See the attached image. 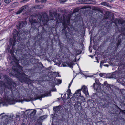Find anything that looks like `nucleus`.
<instances>
[{
	"instance_id": "f257e3e1",
	"label": "nucleus",
	"mask_w": 125,
	"mask_h": 125,
	"mask_svg": "<svg viewBox=\"0 0 125 125\" xmlns=\"http://www.w3.org/2000/svg\"><path fill=\"white\" fill-rule=\"evenodd\" d=\"M3 78L6 82V83L3 84L0 82V90H5V94L3 97L4 102H2L1 100H0V104L3 103V105L7 106L8 104L10 105L14 104L17 102H22L24 100L21 97L19 94L16 93L14 96H13L9 91L6 92V88L12 90V89L14 88L16 86L15 83L12 81L11 78L8 76H3Z\"/></svg>"
},
{
	"instance_id": "f03ea898",
	"label": "nucleus",
	"mask_w": 125,
	"mask_h": 125,
	"mask_svg": "<svg viewBox=\"0 0 125 125\" xmlns=\"http://www.w3.org/2000/svg\"><path fill=\"white\" fill-rule=\"evenodd\" d=\"M18 62L19 60L16 58L11 62V63L14 67H16L14 69V71L12 73L18 76L19 80L21 82L28 84H31L33 82V81L30 79V76L23 73L22 67L19 65Z\"/></svg>"
},
{
	"instance_id": "7ed1b4c3",
	"label": "nucleus",
	"mask_w": 125,
	"mask_h": 125,
	"mask_svg": "<svg viewBox=\"0 0 125 125\" xmlns=\"http://www.w3.org/2000/svg\"><path fill=\"white\" fill-rule=\"evenodd\" d=\"M18 33L17 30L14 29L13 30V39L11 41L10 40V45L12 46V50L10 49H9L8 50L9 52L12 55L13 54V51L14 49H15V48L14 47V46H15L16 43V37L18 36Z\"/></svg>"
},
{
	"instance_id": "20e7f679",
	"label": "nucleus",
	"mask_w": 125,
	"mask_h": 125,
	"mask_svg": "<svg viewBox=\"0 0 125 125\" xmlns=\"http://www.w3.org/2000/svg\"><path fill=\"white\" fill-rule=\"evenodd\" d=\"M29 20L31 24V29H35L39 27V24L37 20L34 17L32 16H30Z\"/></svg>"
},
{
	"instance_id": "39448f33",
	"label": "nucleus",
	"mask_w": 125,
	"mask_h": 125,
	"mask_svg": "<svg viewBox=\"0 0 125 125\" xmlns=\"http://www.w3.org/2000/svg\"><path fill=\"white\" fill-rule=\"evenodd\" d=\"M56 91V89L55 88L53 89H52L51 91H49L47 92H45L44 93V94L40 96H38L37 98H33L32 100H36L37 99H39L40 100L42 99V97H44L46 96H51V91Z\"/></svg>"
},
{
	"instance_id": "423d86ee",
	"label": "nucleus",
	"mask_w": 125,
	"mask_h": 125,
	"mask_svg": "<svg viewBox=\"0 0 125 125\" xmlns=\"http://www.w3.org/2000/svg\"><path fill=\"white\" fill-rule=\"evenodd\" d=\"M74 108L77 113L81 112L82 109L81 103L78 101L76 102Z\"/></svg>"
},
{
	"instance_id": "0eeeda50",
	"label": "nucleus",
	"mask_w": 125,
	"mask_h": 125,
	"mask_svg": "<svg viewBox=\"0 0 125 125\" xmlns=\"http://www.w3.org/2000/svg\"><path fill=\"white\" fill-rule=\"evenodd\" d=\"M28 6L27 5H25L21 7L16 12L17 14H18L21 13L23 11H25L26 10L28 9Z\"/></svg>"
},
{
	"instance_id": "6e6552de",
	"label": "nucleus",
	"mask_w": 125,
	"mask_h": 125,
	"mask_svg": "<svg viewBox=\"0 0 125 125\" xmlns=\"http://www.w3.org/2000/svg\"><path fill=\"white\" fill-rule=\"evenodd\" d=\"M42 16L43 17L42 19L43 20V21L44 23H46L49 20H50V17L48 18V15L46 13H43L42 14Z\"/></svg>"
},
{
	"instance_id": "1a4fd4ad",
	"label": "nucleus",
	"mask_w": 125,
	"mask_h": 125,
	"mask_svg": "<svg viewBox=\"0 0 125 125\" xmlns=\"http://www.w3.org/2000/svg\"><path fill=\"white\" fill-rule=\"evenodd\" d=\"M27 22L25 21H22L19 23V26H17V28L19 29H21L23 27H24L27 24Z\"/></svg>"
},
{
	"instance_id": "9d476101",
	"label": "nucleus",
	"mask_w": 125,
	"mask_h": 125,
	"mask_svg": "<svg viewBox=\"0 0 125 125\" xmlns=\"http://www.w3.org/2000/svg\"><path fill=\"white\" fill-rule=\"evenodd\" d=\"M81 90L85 94L86 96L88 97L89 96L87 88L86 86H83L82 87Z\"/></svg>"
},
{
	"instance_id": "9b49d317",
	"label": "nucleus",
	"mask_w": 125,
	"mask_h": 125,
	"mask_svg": "<svg viewBox=\"0 0 125 125\" xmlns=\"http://www.w3.org/2000/svg\"><path fill=\"white\" fill-rule=\"evenodd\" d=\"M117 74L113 73L108 74L107 75V78H109L116 79L118 78Z\"/></svg>"
},
{
	"instance_id": "f8f14e48",
	"label": "nucleus",
	"mask_w": 125,
	"mask_h": 125,
	"mask_svg": "<svg viewBox=\"0 0 125 125\" xmlns=\"http://www.w3.org/2000/svg\"><path fill=\"white\" fill-rule=\"evenodd\" d=\"M64 30L66 35L67 36V33L69 32V29L68 27L66 26L65 24L64 25Z\"/></svg>"
},
{
	"instance_id": "ddd939ff",
	"label": "nucleus",
	"mask_w": 125,
	"mask_h": 125,
	"mask_svg": "<svg viewBox=\"0 0 125 125\" xmlns=\"http://www.w3.org/2000/svg\"><path fill=\"white\" fill-rule=\"evenodd\" d=\"M80 90H77L74 94V96L75 97H78L80 96L81 94L80 93Z\"/></svg>"
},
{
	"instance_id": "4468645a",
	"label": "nucleus",
	"mask_w": 125,
	"mask_h": 125,
	"mask_svg": "<svg viewBox=\"0 0 125 125\" xmlns=\"http://www.w3.org/2000/svg\"><path fill=\"white\" fill-rule=\"evenodd\" d=\"M54 81H55V84L56 85L61 84L62 82L61 80L57 79L56 78L54 79Z\"/></svg>"
},
{
	"instance_id": "2eb2a0df",
	"label": "nucleus",
	"mask_w": 125,
	"mask_h": 125,
	"mask_svg": "<svg viewBox=\"0 0 125 125\" xmlns=\"http://www.w3.org/2000/svg\"><path fill=\"white\" fill-rule=\"evenodd\" d=\"M49 14L50 16L49 17H50V20H54L53 17L54 14L53 13V12L51 11V10H50L49 11Z\"/></svg>"
},
{
	"instance_id": "dca6fc26",
	"label": "nucleus",
	"mask_w": 125,
	"mask_h": 125,
	"mask_svg": "<svg viewBox=\"0 0 125 125\" xmlns=\"http://www.w3.org/2000/svg\"><path fill=\"white\" fill-rule=\"evenodd\" d=\"M73 63L74 62L73 61L70 60L69 63L68 64V66L70 67L73 68V65H74Z\"/></svg>"
},
{
	"instance_id": "f3484780",
	"label": "nucleus",
	"mask_w": 125,
	"mask_h": 125,
	"mask_svg": "<svg viewBox=\"0 0 125 125\" xmlns=\"http://www.w3.org/2000/svg\"><path fill=\"white\" fill-rule=\"evenodd\" d=\"M42 5H35L34 6V8H35L40 9L43 7Z\"/></svg>"
},
{
	"instance_id": "a211bd4d",
	"label": "nucleus",
	"mask_w": 125,
	"mask_h": 125,
	"mask_svg": "<svg viewBox=\"0 0 125 125\" xmlns=\"http://www.w3.org/2000/svg\"><path fill=\"white\" fill-rule=\"evenodd\" d=\"M47 0H36V2L37 3H38L39 2H41L42 3L44 2Z\"/></svg>"
},
{
	"instance_id": "6ab92c4d",
	"label": "nucleus",
	"mask_w": 125,
	"mask_h": 125,
	"mask_svg": "<svg viewBox=\"0 0 125 125\" xmlns=\"http://www.w3.org/2000/svg\"><path fill=\"white\" fill-rule=\"evenodd\" d=\"M101 4L106 6H109V4L106 2H103L101 3Z\"/></svg>"
},
{
	"instance_id": "aec40b11",
	"label": "nucleus",
	"mask_w": 125,
	"mask_h": 125,
	"mask_svg": "<svg viewBox=\"0 0 125 125\" xmlns=\"http://www.w3.org/2000/svg\"><path fill=\"white\" fill-rule=\"evenodd\" d=\"M78 1L79 3L80 4H87L86 3H85L84 2L86 1V0H78Z\"/></svg>"
},
{
	"instance_id": "412c9836",
	"label": "nucleus",
	"mask_w": 125,
	"mask_h": 125,
	"mask_svg": "<svg viewBox=\"0 0 125 125\" xmlns=\"http://www.w3.org/2000/svg\"><path fill=\"white\" fill-rule=\"evenodd\" d=\"M38 18L39 19L40 22L42 21V22H43V19L42 17V16L41 15H39L38 16Z\"/></svg>"
},
{
	"instance_id": "4be33fe9",
	"label": "nucleus",
	"mask_w": 125,
	"mask_h": 125,
	"mask_svg": "<svg viewBox=\"0 0 125 125\" xmlns=\"http://www.w3.org/2000/svg\"><path fill=\"white\" fill-rule=\"evenodd\" d=\"M53 110L55 112H58L59 110V109L58 106H56L53 107Z\"/></svg>"
},
{
	"instance_id": "5701e85b",
	"label": "nucleus",
	"mask_w": 125,
	"mask_h": 125,
	"mask_svg": "<svg viewBox=\"0 0 125 125\" xmlns=\"http://www.w3.org/2000/svg\"><path fill=\"white\" fill-rule=\"evenodd\" d=\"M47 116L44 115H43V116H41L40 117V119L41 120H42L45 119L46 118H47Z\"/></svg>"
},
{
	"instance_id": "b1692460",
	"label": "nucleus",
	"mask_w": 125,
	"mask_h": 125,
	"mask_svg": "<svg viewBox=\"0 0 125 125\" xmlns=\"http://www.w3.org/2000/svg\"><path fill=\"white\" fill-rule=\"evenodd\" d=\"M70 17H68V18L67 19V20L66 21L65 23H66V24H69L70 23Z\"/></svg>"
},
{
	"instance_id": "393cba45",
	"label": "nucleus",
	"mask_w": 125,
	"mask_h": 125,
	"mask_svg": "<svg viewBox=\"0 0 125 125\" xmlns=\"http://www.w3.org/2000/svg\"><path fill=\"white\" fill-rule=\"evenodd\" d=\"M121 40L120 39H118V43H117V48L118 47V46L121 43Z\"/></svg>"
},
{
	"instance_id": "a878e982",
	"label": "nucleus",
	"mask_w": 125,
	"mask_h": 125,
	"mask_svg": "<svg viewBox=\"0 0 125 125\" xmlns=\"http://www.w3.org/2000/svg\"><path fill=\"white\" fill-rule=\"evenodd\" d=\"M21 62L23 63L24 64H26V62H27V60L25 58H24L23 59H22L21 60Z\"/></svg>"
},
{
	"instance_id": "bb28decb",
	"label": "nucleus",
	"mask_w": 125,
	"mask_h": 125,
	"mask_svg": "<svg viewBox=\"0 0 125 125\" xmlns=\"http://www.w3.org/2000/svg\"><path fill=\"white\" fill-rule=\"evenodd\" d=\"M11 0H4L5 2L7 4L10 3L11 1Z\"/></svg>"
},
{
	"instance_id": "cd10ccee",
	"label": "nucleus",
	"mask_w": 125,
	"mask_h": 125,
	"mask_svg": "<svg viewBox=\"0 0 125 125\" xmlns=\"http://www.w3.org/2000/svg\"><path fill=\"white\" fill-rule=\"evenodd\" d=\"M106 89L108 91H110L111 89V87L108 85L107 86Z\"/></svg>"
},
{
	"instance_id": "c85d7f7f",
	"label": "nucleus",
	"mask_w": 125,
	"mask_h": 125,
	"mask_svg": "<svg viewBox=\"0 0 125 125\" xmlns=\"http://www.w3.org/2000/svg\"><path fill=\"white\" fill-rule=\"evenodd\" d=\"M79 11V9L77 8L74 9L73 11V13H75L76 12H77Z\"/></svg>"
},
{
	"instance_id": "c756f323",
	"label": "nucleus",
	"mask_w": 125,
	"mask_h": 125,
	"mask_svg": "<svg viewBox=\"0 0 125 125\" xmlns=\"http://www.w3.org/2000/svg\"><path fill=\"white\" fill-rule=\"evenodd\" d=\"M36 112V110H34L32 111V112H31V114H33V115H34Z\"/></svg>"
},
{
	"instance_id": "7c9ffc66",
	"label": "nucleus",
	"mask_w": 125,
	"mask_h": 125,
	"mask_svg": "<svg viewBox=\"0 0 125 125\" xmlns=\"http://www.w3.org/2000/svg\"><path fill=\"white\" fill-rule=\"evenodd\" d=\"M18 4L17 3H14L12 4V6L15 7V6H17Z\"/></svg>"
},
{
	"instance_id": "2f4dec72",
	"label": "nucleus",
	"mask_w": 125,
	"mask_h": 125,
	"mask_svg": "<svg viewBox=\"0 0 125 125\" xmlns=\"http://www.w3.org/2000/svg\"><path fill=\"white\" fill-rule=\"evenodd\" d=\"M5 122H6L5 123V124H8V123H9V120H8V119L7 118V119H6L5 120Z\"/></svg>"
},
{
	"instance_id": "473e14b6",
	"label": "nucleus",
	"mask_w": 125,
	"mask_h": 125,
	"mask_svg": "<svg viewBox=\"0 0 125 125\" xmlns=\"http://www.w3.org/2000/svg\"><path fill=\"white\" fill-rule=\"evenodd\" d=\"M118 24H119L120 25H122L123 24V22L120 20H119L118 21Z\"/></svg>"
},
{
	"instance_id": "72a5a7b5",
	"label": "nucleus",
	"mask_w": 125,
	"mask_h": 125,
	"mask_svg": "<svg viewBox=\"0 0 125 125\" xmlns=\"http://www.w3.org/2000/svg\"><path fill=\"white\" fill-rule=\"evenodd\" d=\"M67 92L69 93V94H68V95H69L70 94V93H71V90L70 89H68Z\"/></svg>"
},
{
	"instance_id": "f704fd0d",
	"label": "nucleus",
	"mask_w": 125,
	"mask_h": 125,
	"mask_svg": "<svg viewBox=\"0 0 125 125\" xmlns=\"http://www.w3.org/2000/svg\"><path fill=\"white\" fill-rule=\"evenodd\" d=\"M60 120L62 121H64L65 120V119L63 117H62V118L60 119Z\"/></svg>"
},
{
	"instance_id": "c9c22d12",
	"label": "nucleus",
	"mask_w": 125,
	"mask_h": 125,
	"mask_svg": "<svg viewBox=\"0 0 125 125\" xmlns=\"http://www.w3.org/2000/svg\"><path fill=\"white\" fill-rule=\"evenodd\" d=\"M115 0H107L108 2H113Z\"/></svg>"
},
{
	"instance_id": "e433bc0d",
	"label": "nucleus",
	"mask_w": 125,
	"mask_h": 125,
	"mask_svg": "<svg viewBox=\"0 0 125 125\" xmlns=\"http://www.w3.org/2000/svg\"><path fill=\"white\" fill-rule=\"evenodd\" d=\"M66 0H61V2H64L66 1Z\"/></svg>"
},
{
	"instance_id": "4c0bfd02",
	"label": "nucleus",
	"mask_w": 125,
	"mask_h": 125,
	"mask_svg": "<svg viewBox=\"0 0 125 125\" xmlns=\"http://www.w3.org/2000/svg\"><path fill=\"white\" fill-rule=\"evenodd\" d=\"M95 83H94L93 84V86H93V88H94V90L95 89Z\"/></svg>"
},
{
	"instance_id": "58836bf2",
	"label": "nucleus",
	"mask_w": 125,
	"mask_h": 125,
	"mask_svg": "<svg viewBox=\"0 0 125 125\" xmlns=\"http://www.w3.org/2000/svg\"><path fill=\"white\" fill-rule=\"evenodd\" d=\"M103 74L102 73H100V74H99V75L101 77H102L103 76Z\"/></svg>"
},
{
	"instance_id": "ea45409f",
	"label": "nucleus",
	"mask_w": 125,
	"mask_h": 125,
	"mask_svg": "<svg viewBox=\"0 0 125 125\" xmlns=\"http://www.w3.org/2000/svg\"><path fill=\"white\" fill-rule=\"evenodd\" d=\"M100 10V8H96L95 9V10Z\"/></svg>"
},
{
	"instance_id": "a19ab883",
	"label": "nucleus",
	"mask_w": 125,
	"mask_h": 125,
	"mask_svg": "<svg viewBox=\"0 0 125 125\" xmlns=\"http://www.w3.org/2000/svg\"><path fill=\"white\" fill-rule=\"evenodd\" d=\"M103 63V62L102 63V62H101L100 66L101 68L102 67V65Z\"/></svg>"
},
{
	"instance_id": "79ce46f5",
	"label": "nucleus",
	"mask_w": 125,
	"mask_h": 125,
	"mask_svg": "<svg viewBox=\"0 0 125 125\" xmlns=\"http://www.w3.org/2000/svg\"><path fill=\"white\" fill-rule=\"evenodd\" d=\"M71 84H72V83H70V84L68 86V88H69L70 87Z\"/></svg>"
},
{
	"instance_id": "37998d69",
	"label": "nucleus",
	"mask_w": 125,
	"mask_h": 125,
	"mask_svg": "<svg viewBox=\"0 0 125 125\" xmlns=\"http://www.w3.org/2000/svg\"><path fill=\"white\" fill-rule=\"evenodd\" d=\"M109 85V86H110L111 87H111H113V86H114V85Z\"/></svg>"
},
{
	"instance_id": "c03bdc74",
	"label": "nucleus",
	"mask_w": 125,
	"mask_h": 125,
	"mask_svg": "<svg viewBox=\"0 0 125 125\" xmlns=\"http://www.w3.org/2000/svg\"><path fill=\"white\" fill-rule=\"evenodd\" d=\"M29 0H24L23 1H25V2H27Z\"/></svg>"
},
{
	"instance_id": "a18cd8bd",
	"label": "nucleus",
	"mask_w": 125,
	"mask_h": 125,
	"mask_svg": "<svg viewBox=\"0 0 125 125\" xmlns=\"http://www.w3.org/2000/svg\"><path fill=\"white\" fill-rule=\"evenodd\" d=\"M39 64L41 65L42 66H43V65L40 62L39 63Z\"/></svg>"
},
{
	"instance_id": "49530a36",
	"label": "nucleus",
	"mask_w": 125,
	"mask_h": 125,
	"mask_svg": "<svg viewBox=\"0 0 125 125\" xmlns=\"http://www.w3.org/2000/svg\"><path fill=\"white\" fill-rule=\"evenodd\" d=\"M104 84H107V82H105L104 83Z\"/></svg>"
},
{
	"instance_id": "de8ad7c7",
	"label": "nucleus",
	"mask_w": 125,
	"mask_h": 125,
	"mask_svg": "<svg viewBox=\"0 0 125 125\" xmlns=\"http://www.w3.org/2000/svg\"><path fill=\"white\" fill-rule=\"evenodd\" d=\"M21 125H26L25 123H23Z\"/></svg>"
},
{
	"instance_id": "09e8293b",
	"label": "nucleus",
	"mask_w": 125,
	"mask_h": 125,
	"mask_svg": "<svg viewBox=\"0 0 125 125\" xmlns=\"http://www.w3.org/2000/svg\"><path fill=\"white\" fill-rule=\"evenodd\" d=\"M93 0H86V1H93Z\"/></svg>"
},
{
	"instance_id": "8fccbe9b",
	"label": "nucleus",
	"mask_w": 125,
	"mask_h": 125,
	"mask_svg": "<svg viewBox=\"0 0 125 125\" xmlns=\"http://www.w3.org/2000/svg\"><path fill=\"white\" fill-rule=\"evenodd\" d=\"M73 79L71 81V82L70 83H72V82H73Z\"/></svg>"
},
{
	"instance_id": "3c124183",
	"label": "nucleus",
	"mask_w": 125,
	"mask_h": 125,
	"mask_svg": "<svg viewBox=\"0 0 125 125\" xmlns=\"http://www.w3.org/2000/svg\"><path fill=\"white\" fill-rule=\"evenodd\" d=\"M4 113H2V114H0V116H1V115H2L3 114H4Z\"/></svg>"
},
{
	"instance_id": "603ef678",
	"label": "nucleus",
	"mask_w": 125,
	"mask_h": 125,
	"mask_svg": "<svg viewBox=\"0 0 125 125\" xmlns=\"http://www.w3.org/2000/svg\"><path fill=\"white\" fill-rule=\"evenodd\" d=\"M104 66H108V65H104Z\"/></svg>"
},
{
	"instance_id": "864d4df0",
	"label": "nucleus",
	"mask_w": 125,
	"mask_h": 125,
	"mask_svg": "<svg viewBox=\"0 0 125 125\" xmlns=\"http://www.w3.org/2000/svg\"><path fill=\"white\" fill-rule=\"evenodd\" d=\"M63 66H66L65 65H63Z\"/></svg>"
},
{
	"instance_id": "5fc2aeb1",
	"label": "nucleus",
	"mask_w": 125,
	"mask_h": 125,
	"mask_svg": "<svg viewBox=\"0 0 125 125\" xmlns=\"http://www.w3.org/2000/svg\"><path fill=\"white\" fill-rule=\"evenodd\" d=\"M66 95V94H65L64 95V96H65Z\"/></svg>"
},
{
	"instance_id": "6e6d98bb",
	"label": "nucleus",
	"mask_w": 125,
	"mask_h": 125,
	"mask_svg": "<svg viewBox=\"0 0 125 125\" xmlns=\"http://www.w3.org/2000/svg\"><path fill=\"white\" fill-rule=\"evenodd\" d=\"M1 3L0 2V6H1Z\"/></svg>"
},
{
	"instance_id": "4d7b16f0",
	"label": "nucleus",
	"mask_w": 125,
	"mask_h": 125,
	"mask_svg": "<svg viewBox=\"0 0 125 125\" xmlns=\"http://www.w3.org/2000/svg\"><path fill=\"white\" fill-rule=\"evenodd\" d=\"M30 100H28L27 101H29Z\"/></svg>"
},
{
	"instance_id": "13d9d810",
	"label": "nucleus",
	"mask_w": 125,
	"mask_h": 125,
	"mask_svg": "<svg viewBox=\"0 0 125 125\" xmlns=\"http://www.w3.org/2000/svg\"><path fill=\"white\" fill-rule=\"evenodd\" d=\"M5 117L4 116H2V118H3L4 117Z\"/></svg>"
},
{
	"instance_id": "bf43d9fd",
	"label": "nucleus",
	"mask_w": 125,
	"mask_h": 125,
	"mask_svg": "<svg viewBox=\"0 0 125 125\" xmlns=\"http://www.w3.org/2000/svg\"><path fill=\"white\" fill-rule=\"evenodd\" d=\"M91 56V57H93L92 56Z\"/></svg>"
},
{
	"instance_id": "052dcab7",
	"label": "nucleus",
	"mask_w": 125,
	"mask_h": 125,
	"mask_svg": "<svg viewBox=\"0 0 125 125\" xmlns=\"http://www.w3.org/2000/svg\"><path fill=\"white\" fill-rule=\"evenodd\" d=\"M91 56V57H93L92 56Z\"/></svg>"
},
{
	"instance_id": "680f3d73",
	"label": "nucleus",
	"mask_w": 125,
	"mask_h": 125,
	"mask_svg": "<svg viewBox=\"0 0 125 125\" xmlns=\"http://www.w3.org/2000/svg\"><path fill=\"white\" fill-rule=\"evenodd\" d=\"M61 97H62V94H61Z\"/></svg>"
},
{
	"instance_id": "e2e57ef3",
	"label": "nucleus",
	"mask_w": 125,
	"mask_h": 125,
	"mask_svg": "<svg viewBox=\"0 0 125 125\" xmlns=\"http://www.w3.org/2000/svg\"><path fill=\"white\" fill-rule=\"evenodd\" d=\"M1 81H2V80L1 79Z\"/></svg>"
},
{
	"instance_id": "0e129e2a",
	"label": "nucleus",
	"mask_w": 125,
	"mask_h": 125,
	"mask_svg": "<svg viewBox=\"0 0 125 125\" xmlns=\"http://www.w3.org/2000/svg\"><path fill=\"white\" fill-rule=\"evenodd\" d=\"M97 62H98V61H97Z\"/></svg>"
}]
</instances>
